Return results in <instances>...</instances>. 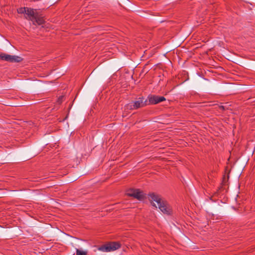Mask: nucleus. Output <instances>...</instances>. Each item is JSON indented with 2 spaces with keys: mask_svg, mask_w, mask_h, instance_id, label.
Here are the masks:
<instances>
[{
  "mask_svg": "<svg viewBox=\"0 0 255 255\" xmlns=\"http://www.w3.org/2000/svg\"><path fill=\"white\" fill-rule=\"evenodd\" d=\"M146 99H147L148 105H156L166 100L164 97L155 95H149Z\"/></svg>",
  "mask_w": 255,
  "mask_h": 255,
  "instance_id": "obj_6",
  "label": "nucleus"
},
{
  "mask_svg": "<svg viewBox=\"0 0 255 255\" xmlns=\"http://www.w3.org/2000/svg\"><path fill=\"white\" fill-rule=\"evenodd\" d=\"M219 108H220V109H222V110H224L225 109L224 107L223 106H220Z\"/></svg>",
  "mask_w": 255,
  "mask_h": 255,
  "instance_id": "obj_11",
  "label": "nucleus"
},
{
  "mask_svg": "<svg viewBox=\"0 0 255 255\" xmlns=\"http://www.w3.org/2000/svg\"><path fill=\"white\" fill-rule=\"evenodd\" d=\"M34 14L32 16V17H27V19L32 21L33 24H37L38 25H41L45 22L44 19V16L36 9H33Z\"/></svg>",
  "mask_w": 255,
  "mask_h": 255,
  "instance_id": "obj_4",
  "label": "nucleus"
},
{
  "mask_svg": "<svg viewBox=\"0 0 255 255\" xmlns=\"http://www.w3.org/2000/svg\"><path fill=\"white\" fill-rule=\"evenodd\" d=\"M87 252L81 251L79 249H76V255H87Z\"/></svg>",
  "mask_w": 255,
  "mask_h": 255,
  "instance_id": "obj_9",
  "label": "nucleus"
},
{
  "mask_svg": "<svg viewBox=\"0 0 255 255\" xmlns=\"http://www.w3.org/2000/svg\"><path fill=\"white\" fill-rule=\"evenodd\" d=\"M0 59L12 63L20 62L23 60L21 57L15 55H10L4 53H0Z\"/></svg>",
  "mask_w": 255,
  "mask_h": 255,
  "instance_id": "obj_5",
  "label": "nucleus"
},
{
  "mask_svg": "<svg viewBox=\"0 0 255 255\" xmlns=\"http://www.w3.org/2000/svg\"><path fill=\"white\" fill-rule=\"evenodd\" d=\"M64 97L63 96H60L58 99V100H57V102L59 103V104H60L62 102V101H63V99H64Z\"/></svg>",
  "mask_w": 255,
  "mask_h": 255,
  "instance_id": "obj_10",
  "label": "nucleus"
},
{
  "mask_svg": "<svg viewBox=\"0 0 255 255\" xmlns=\"http://www.w3.org/2000/svg\"><path fill=\"white\" fill-rule=\"evenodd\" d=\"M121 247L119 242H112L98 247V250L103 252H110L120 249Z\"/></svg>",
  "mask_w": 255,
  "mask_h": 255,
  "instance_id": "obj_3",
  "label": "nucleus"
},
{
  "mask_svg": "<svg viewBox=\"0 0 255 255\" xmlns=\"http://www.w3.org/2000/svg\"><path fill=\"white\" fill-rule=\"evenodd\" d=\"M127 194L139 200H141L144 198V195L139 189H130L128 191Z\"/></svg>",
  "mask_w": 255,
  "mask_h": 255,
  "instance_id": "obj_8",
  "label": "nucleus"
},
{
  "mask_svg": "<svg viewBox=\"0 0 255 255\" xmlns=\"http://www.w3.org/2000/svg\"><path fill=\"white\" fill-rule=\"evenodd\" d=\"M148 106L147 99H145L141 96L136 99V100L131 101L125 106L126 110H134Z\"/></svg>",
  "mask_w": 255,
  "mask_h": 255,
  "instance_id": "obj_2",
  "label": "nucleus"
},
{
  "mask_svg": "<svg viewBox=\"0 0 255 255\" xmlns=\"http://www.w3.org/2000/svg\"><path fill=\"white\" fill-rule=\"evenodd\" d=\"M153 206H154L156 207V206H155V205L154 204H153Z\"/></svg>",
  "mask_w": 255,
  "mask_h": 255,
  "instance_id": "obj_12",
  "label": "nucleus"
},
{
  "mask_svg": "<svg viewBox=\"0 0 255 255\" xmlns=\"http://www.w3.org/2000/svg\"><path fill=\"white\" fill-rule=\"evenodd\" d=\"M149 198L151 202H156L158 208L163 213L168 215L172 214V210L170 205L166 201L162 199L158 195L154 193L150 194Z\"/></svg>",
  "mask_w": 255,
  "mask_h": 255,
  "instance_id": "obj_1",
  "label": "nucleus"
},
{
  "mask_svg": "<svg viewBox=\"0 0 255 255\" xmlns=\"http://www.w3.org/2000/svg\"><path fill=\"white\" fill-rule=\"evenodd\" d=\"M33 8L23 7H20L17 9V12L20 14H25V18L27 19V17H32V16L34 14Z\"/></svg>",
  "mask_w": 255,
  "mask_h": 255,
  "instance_id": "obj_7",
  "label": "nucleus"
}]
</instances>
